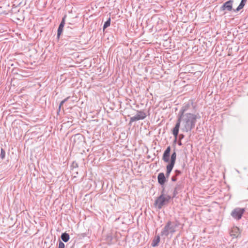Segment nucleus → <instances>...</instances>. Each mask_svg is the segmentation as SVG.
<instances>
[{
    "label": "nucleus",
    "mask_w": 248,
    "mask_h": 248,
    "mask_svg": "<svg viewBox=\"0 0 248 248\" xmlns=\"http://www.w3.org/2000/svg\"><path fill=\"white\" fill-rule=\"evenodd\" d=\"M180 122L182 123V130L184 132L190 131L195 125L197 115L187 113L186 115L178 116Z\"/></svg>",
    "instance_id": "nucleus-1"
},
{
    "label": "nucleus",
    "mask_w": 248,
    "mask_h": 248,
    "mask_svg": "<svg viewBox=\"0 0 248 248\" xmlns=\"http://www.w3.org/2000/svg\"><path fill=\"white\" fill-rule=\"evenodd\" d=\"M170 147L168 146L163 154L162 160L165 162L169 163V164L174 166L176 160V153L175 151L174 150L171 155L170 159Z\"/></svg>",
    "instance_id": "nucleus-2"
},
{
    "label": "nucleus",
    "mask_w": 248,
    "mask_h": 248,
    "mask_svg": "<svg viewBox=\"0 0 248 248\" xmlns=\"http://www.w3.org/2000/svg\"><path fill=\"white\" fill-rule=\"evenodd\" d=\"M178 226L177 223L169 221L165 225L163 230L161 232V236L167 237L169 233L173 234L175 232V229Z\"/></svg>",
    "instance_id": "nucleus-3"
},
{
    "label": "nucleus",
    "mask_w": 248,
    "mask_h": 248,
    "mask_svg": "<svg viewBox=\"0 0 248 248\" xmlns=\"http://www.w3.org/2000/svg\"><path fill=\"white\" fill-rule=\"evenodd\" d=\"M171 198V196L169 195L166 196L160 195L155 201L154 205L158 209H161L163 206L166 205L169 202Z\"/></svg>",
    "instance_id": "nucleus-4"
},
{
    "label": "nucleus",
    "mask_w": 248,
    "mask_h": 248,
    "mask_svg": "<svg viewBox=\"0 0 248 248\" xmlns=\"http://www.w3.org/2000/svg\"><path fill=\"white\" fill-rule=\"evenodd\" d=\"M136 111V114L134 116L131 117L130 118L129 124L130 125L133 122L144 120L147 116L146 113L143 110H138Z\"/></svg>",
    "instance_id": "nucleus-5"
},
{
    "label": "nucleus",
    "mask_w": 248,
    "mask_h": 248,
    "mask_svg": "<svg viewBox=\"0 0 248 248\" xmlns=\"http://www.w3.org/2000/svg\"><path fill=\"white\" fill-rule=\"evenodd\" d=\"M245 212V208H236L232 211L231 215L233 218L239 220L241 218Z\"/></svg>",
    "instance_id": "nucleus-6"
},
{
    "label": "nucleus",
    "mask_w": 248,
    "mask_h": 248,
    "mask_svg": "<svg viewBox=\"0 0 248 248\" xmlns=\"http://www.w3.org/2000/svg\"><path fill=\"white\" fill-rule=\"evenodd\" d=\"M233 0H229L223 3L220 8V12H224V14L226 13L227 11H231L232 10Z\"/></svg>",
    "instance_id": "nucleus-7"
},
{
    "label": "nucleus",
    "mask_w": 248,
    "mask_h": 248,
    "mask_svg": "<svg viewBox=\"0 0 248 248\" xmlns=\"http://www.w3.org/2000/svg\"><path fill=\"white\" fill-rule=\"evenodd\" d=\"M76 34V32L74 28L66 26L65 29V36L67 38V40L70 41V39L73 36H75Z\"/></svg>",
    "instance_id": "nucleus-8"
},
{
    "label": "nucleus",
    "mask_w": 248,
    "mask_h": 248,
    "mask_svg": "<svg viewBox=\"0 0 248 248\" xmlns=\"http://www.w3.org/2000/svg\"><path fill=\"white\" fill-rule=\"evenodd\" d=\"M67 17L66 15H65L62 18V20L59 26L58 30H57V39H59L63 31V28L64 26V25L65 24V19Z\"/></svg>",
    "instance_id": "nucleus-9"
},
{
    "label": "nucleus",
    "mask_w": 248,
    "mask_h": 248,
    "mask_svg": "<svg viewBox=\"0 0 248 248\" xmlns=\"http://www.w3.org/2000/svg\"><path fill=\"white\" fill-rule=\"evenodd\" d=\"M181 122H180V119H177V122L175 124L174 127L172 129V134L175 138L174 142L176 141L178 136L179 128L180 126Z\"/></svg>",
    "instance_id": "nucleus-10"
},
{
    "label": "nucleus",
    "mask_w": 248,
    "mask_h": 248,
    "mask_svg": "<svg viewBox=\"0 0 248 248\" xmlns=\"http://www.w3.org/2000/svg\"><path fill=\"white\" fill-rule=\"evenodd\" d=\"M183 188L182 182H178L175 186L173 192L172 198L175 197L179 192H180Z\"/></svg>",
    "instance_id": "nucleus-11"
},
{
    "label": "nucleus",
    "mask_w": 248,
    "mask_h": 248,
    "mask_svg": "<svg viewBox=\"0 0 248 248\" xmlns=\"http://www.w3.org/2000/svg\"><path fill=\"white\" fill-rule=\"evenodd\" d=\"M167 177L165 176L163 172H160L157 176V181L159 185L162 186H164L165 183L167 182Z\"/></svg>",
    "instance_id": "nucleus-12"
},
{
    "label": "nucleus",
    "mask_w": 248,
    "mask_h": 248,
    "mask_svg": "<svg viewBox=\"0 0 248 248\" xmlns=\"http://www.w3.org/2000/svg\"><path fill=\"white\" fill-rule=\"evenodd\" d=\"M189 108L190 105L189 104H186L184 105L180 110L178 116L186 115L187 113H186V111Z\"/></svg>",
    "instance_id": "nucleus-13"
},
{
    "label": "nucleus",
    "mask_w": 248,
    "mask_h": 248,
    "mask_svg": "<svg viewBox=\"0 0 248 248\" xmlns=\"http://www.w3.org/2000/svg\"><path fill=\"white\" fill-rule=\"evenodd\" d=\"M83 136L80 134H77L72 137L71 139L73 140V145L76 144L77 141H81Z\"/></svg>",
    "instance_id": "nucleus-14"
},
{
    "label": "nucleus",
    "mask_w": 248,
    "mask_h": 248,
    "mask_svg": "<svg viewBox=\"0 0 248 248\" xmlns=\"http://www.w3.org/2000/svg\"><path fill=\"white\" fill-rule=\"evenodd\" d=\"M239 234V229L236 227L233 228L230 232V235L232 236L233 238L237 237Z\"/></svg>",
    "instance_id": "nucleus-15"
},
{
    "label": "nucleus",
    "mask_w": 248,
    "mask_h": 248,
    "mask_svg": "<svg viewBox=\"0 0 248 248\" xmlns=\"http://www.w3.org/2000/svg\"><path fill=\"white\" fill-rule=\"evenodd\" d=\"M173 167H174V166L169 164L167 165L166 172V174L165 175L167 177V179L169 177L170 174Z\"/></svg>",
    "instance_id": "nucleus-16"
},
{
    "label": "nucleus",
    "mask_w": 248,
    "mask_h": 248,
    "mask_svg": "<svg viewBox=\"0 0 248 248\" xmlns=\"http://www.w3.org/2000/svg\"><path fill=\"white\" fill-rule=\"evenodd\" d=\"M182 173V171L178 170H176L174 171V174L173 176H172L171 178V180L172 182H176L177 180V177L179 176Z\"/></svg>",
    "instance_id": "nucleus-17"
},
{
    "label": "nucleus",
    "mask_w": 248,
    "mask_h": 248,
    "mask_svg": "<svg viewBox=\"0 0 248 248\" xmlns=\"http://www.w3.org/2000/svg\"><path fill=\"white\" fill-rule=\"evenodd\" d=\"M61 238L63 242H67L70 239L69 234L66 232L62 233L61 236Z\"/></svg>",
    "instance_id": "nucleus-18"
},
{
    "label": "nucleus",
    "mask_w": 248,
    "mask_h": 248,
    "mask_svg": "<svg viewBox=\"0 0 248 248\" xmlns=\"http://www.w3.org/2000/svg\"><path fill=\"white\" fill-rule=\"evenodd\" d=\"M247 0H241L240 3L235 10H233L235 12H238L242 9L246 4Z\"/></svg>",
    "instance_id": "nucleus-19"
},
{
    "label": "nucleus",
    "mask_w": 248,
    "mask_h": 248,
    "mask_svg": "<svg viewBox=\"0 0 248 248\" xmlns=\"http://www.w3.org/2000/svg\"><path fill=\"white\" fill-rule=\"evenodd\" d=\"M160 241V236L157 235L155 237L152 243V246L155 247L158 246V243Z\"/></svg>",
    "instance_id": "nucleus-20"
},
{
    "label": "nucleus",
    "mask_w": 248,
    "mask_h": 248,
    "mask_svg": "<svg viewBox=\"0 0 248 248\" xmlns=\"http://www.w3.org/2000/svg\"><path fill=\"white\" fill-rule=\"evenodd\" d=\"M110 18H109L104 23L103 27V30H105L107 28L109 27L110 25Z\"/></svg>",
    "instance_id": "nucleus-21"
},
{
    "label": "nucleus",
    "mask_w": 248,
    "mask_h": 248,
    "mask_svg": "<svg viewBox=\"0 0 248 248\" xmlns=\"http://www.w3.org/2000/svg\"><path fill=\"white\" fill-rule=\"evenodd\" d=\"M113 237L111 235H108L107 237V241L108 243H111Z\"/></svg>",
    "instance_id": "nucleus-22"
},
{
    "label": "nucleus",
    "mask_w": 248,
    "mask_h": 248,
    "mask_svg": "<svg viewBox=\"0 0 248 248\" xmlns=\"http://www.w3.org/2000/svg\"><path fill=\"white\" fill-rule=\"evenodd\" d=\"M19 70L17 68H14L12 69V73L13 74V75H18V71H19Z\"/></svg>",
    "instance_id": "nucleus-23"
},
{
    "label": "nucleus",
    "mask_w": 248,
    "mask_h": 248,
    "mask_svg": "<svg viewBox=\"0 0 248 248\" xmlns=\"http://www.w3.org/2000/svg\"><path fill=\"white\" fill-rule=\"evenodd\" d=\"M5 152L3 149H1V153H0V157L2 158V159H3L5 158Z\"/></svg>",
    "instance_id": "nucleus-24"
},
{
    "label": "nucleus",
    "mask_w": 248,
    "mask_h": 248,
    "mask_svg": "<svg viewBox=\"0 0 248 248\" xmlns=\"http://www.w3.org/2000/svg\"><path fill=\"white\" fill-rule=\"evenodd\" d=\"M65 248L64 244L61 241H60L58 248Z\"/></svg>",
    "instance_id": "nucleus-25"
},
{
    "label": "nucleus",
    "mask_w": 248,
    "mask_h": 248,
    "mask_svg": "<svg viewBox=\"0 0 248 248\" xmlns=\"http://www.w3.org/2000/svg\"><path fill=\"white\" fill-rule=\"evenodd\" d=\"M163 187V189L161 192V195H163V196H166L167 195H166L165 194V187L164 186H162Z\"/></svg>",
    "instance_id": "nucleus-26"
},
{
    "label": "nucleus",
    "mask_w": 248,
    "mask_h": 248,
    "mask_svg": "<svg viewBox=\"0 0 248 248\" xmlns=\"http://www.w3.org/2000/svg\"><path fill=\"white\" fill-rule=\"evenodd\" d=\"M184 135H183V134H181L179 135V139L180 140H182L184 138Z\"/></svg>",
    "instance_id": "nucleus-27"
},
{
    "label": "nucleus",
    "mask_w": 248,
    "mask_h": 248,
    "mask_svg": "<svg viewBox=\"0 0 248 248\" xmlns=\"http://www.w3.org/2000/svg\"><path fill=\"white\" fill-rule=\"evenodd\" d=\"M70 98V97L68 96L67 97H66V98H65L64 99H63L62 101L65 103Z\"/></svg>",
    "instance_id": "nucleus-28"
},
{
    "label": "nucleus",
    "mask_w": 248,
    "mask_h": 248,
    "mask_svg": "<svg viewBox=\"0 0 248 248\" xmlns=\"http://www.w3.org/2000/svg\"><path fill=\"white\" fill-rule=\"evenodd\" d=\"M64 102L62 100V101L61 102V103H60V105H59V106H60V108H61V107H62V106L63 105V104H64Z\"/></svg>",
    "instance_id": "nucleus-29"
},
{
    "label": "nucleus",
    "mask_w": 248,
    "mask_h": 248,
    "mask_svg": "<svg viewBox=\"0 0 248 248\" xmlns=\"http://www.w3.org/2000/svg\"><path fill=\"white\" fill-rule=\"evenodd\" d=\"M178 145H180V146H181V145H182V142H181V140H179V141H178Z\"/></svg>",
    "instance_id": "nucleus-30"
},
{
    "label": "nucleus",
    "mask_w": 248,
    "mask_h": 248,
    "mask_svg": "<svg viewBox=\"0 0 248 248\" xmlns=\"http://www.w3.org/2000/svg\"><path fill=\"white\" fill-rule=\"evenodd\" d=\"M67 24H68V25L67 26H69V27H72L71 26L72 25V24H71V23H68Z\"/></svg>",
    "instance_id": "nucleus-31"
},
{
    "label": "nucleus",
    "mask_w": 248,
    "mask_h": 248,
    "mask_svg": "<svg viewBox=\"0 0 248 248\" xmlns=\"http://www.w3.org/2000/svg\"><path fill=\"white\" fill-rule=\"evenodd\" d=\"M61 108H60V106H59V108H58V113H59V112H60V110H61Z\"/></svg>",
    "instance_id": "nucleus-32"
},
{
    "label": "nucleus",
    "mask_w": 248,
    "mask_h": 248,
    "mask_svg": "<svg viewBox=\"0 0 248 248\" xmlns=\"http://www.w3.org/2000/svg\"><path fill=\"white\" fill-rule=\"evenodd\" d=\"M76 167H78V164L76 163Z\"/></svg>",
    "instance_id": "nucleus-33"
}]
</instances>
